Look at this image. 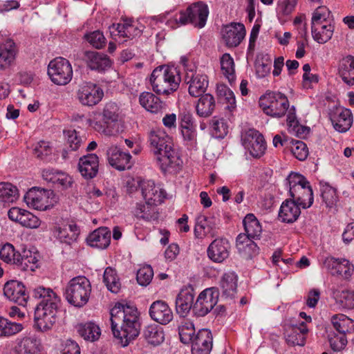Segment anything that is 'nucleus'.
Segmentation results:
<instances>
[{
	"mask_svg": "<svg viewBox=\"0 0 354 354\" xmlns=\"http://www.w3.org/2000/svg\"><path fill=\"white\" fill-rule=\"evenodd\" d=\"M86 242L93 248L105 249L111 243V231L106 227H99L89 234Z\"/></svg>",
	"mask_w": 354,
	"mask_h": 354,
	"instance_id": "32",
	"label": "nucleus"
},
{
	"mask_svg": "<svg viewBox=\"0 0 354 354\" xmlns=\"http://www.w3.org/2000/svg\"><path fill=\"white\" fill-rule=\"evenodd\" d=\"M143 198L153 203H160L165 198V191L159 185L155 184L154 180L145 178L142 182L141 191Z\"/></svg>",
	"mask_w": 354,
	"mask_h": 354,
	"instance_id": "34",
	"label": "nucleus"
},
{
	"mask_svg": "<svg viewBox=\"0 0 354 354\" xmlns=\"http://www.w3.org/2000/svg\"><path fill=\"white\" fill-rule=\"evenodd\" d=\"M84 58L87 66L91 70L103 71L111 66V61L108 55L102 53L86 51Z\"/></svg>",
	"mask_w": 354,
	"mask_h": 354,
	"instance_id": "30",
	"label": "nucleus"
},
{
	"mask_svg": "<svg viewBox=\"0 0 354 354\" xmlns=\"http://www.w3.org/2000/svg\"><path fill=\"white\" fill-rule=\"evenodd\" d=\"M243 224L246 232L245 234V236H248L250 239H258L260 237L262 227L259 221L253 214H248L243 221Z\"/></svg>",
	"mask_w": 354,
	"mask_h": 354,
	"instance_id": "42",
	"label": "nucleus"
},
{
	"mask_svg": "<svg viewBox=\"0 0 354 354\" xmlns=\"http://www.w3.org/2000/svg\"><path fill=\"white\" fill-rule=\"evenodd\" d=\"M210 131L214 138H223L228 133V124L223 118L213 117L210 121Z\"/></svg>",
	"mask_w": 354,
	"mask_h": 354,
	"instance_id": "48",
	"label": "nucleus"
},
{
	"mask_svg": "<svg viewBox=\"0 0 354 354\" xmlns=\"http://www.w3.org/2000/svg\"><path fill=\"white\" fill-rule=\"evenodd\" d=\"M321 196L326 206L328 208L333 207L337 201L336 189L329 184L321 183Z\"/></svg>",
	"mask_w": 354,
	"mask_h": 354,
	"instance_id": "54",
	"label": "nucleus"
},
{
	"mask_svg": "<svg viewBox=\"0 0 354 354\" xmlns=\"http://www.w3.org/2000/svg\"><path fill=\"white\" fill-rule=\"evenodd\" d=\"M195 291L192 286L183 287L176 299V309L182 317L186 316L191 310H193Z\"/></svg>",
	"mask_w": 354,
	"mask_h": 354,
	"instance_id": "22",
	"label": "nucleus"
},
{
	"mask_svg": "<svg viewBox=\"0 0 354 354\" xmlns=\"http://www.w3.org/2000/svg\"><path fill=\"white\" fill-rule=\"evenodd\" d=\"M77 330L82 337L90 342L98 339L101 334L100 327L93 322L80 324L77 326Z\"/></svg>",
	"mask_w": 354,
	"mask_h": 354,
	"instance_id": "44",
	"label": "nucleus"
},
{
	"mask_svg": "<svg viewBox=\"0 0 354 354\" xmlns=\"http://www.w3.org/2000/svg\"><path fill=\"white\" fill-rule=\"evenodd\" d=\"M334 129L341 133L347 131L351 127L353 116L351 111L343 107H335L329 113Z\"/></svg>",
	"mask_w": 354,
	"mask_h": 354,
	"instance_id": "18",
	"label": "nucleus"
},
{
	"mask_svg": "<svg viewBox=\"0 0 354 354\" xmlns=\"http://www.w3.org/2000/svg\"><path fill=\"white\" fill-rule=\"evenodd\" d=\"M333 296L336 302L342 308L346 309L354 308V291L351 290H334Z\"/></svg>",
	"mask_w": 354,
	"mask_h": 354,
	"instance_id": "51",
	"label": "nucleus"
},
{
	"mask_svg": "<svg viewBox=\"0 0 354 354\" xmlns=\"http://www.w3.org/2000/svg\"><path fill=\"white\" fill-rule=\"evenodd\" d=\"M157 160L164 175H176L183 168V160L174 149L157 156Z\"/></svg>",
	"mask_w": 354,
	"mask_h": 354,
	"instance_id": "16",
	"label": "nucleus"
},
{
	"mask_svg": "<svg viewBox=\"0 0 354 354\" xmlns=\"http://www.w3.org/2000/svg\"><path fill=\"white\" fill-rule=\"evenodd\" d=\"M213 345V337L210 330H199L192 342V354H209Z\"/></svg>",
	"mask_w": 354,
	"mask_h": 354,
	"instance_id": "25",
	"label": "nucleus"
},
{
	"mask_svg": "<svg viewBox=\"0 0 354 354\" xmlns=\"http://www.w3.org/2000/svg\"><path fill=\"white\" fill-rule=\"evenodd\" d=\"M84 37L86 41L95 48H102L105 46L106 38L103 33L99 30L86 34Z\"/></svg>",
	"mask_w": 354,
	"mask_h": 354,
	"instance_id": "61",
	"label": "nucleus"
},
{
	"mask_svg": "<svg viewBox=\"0 0 354 354\" xmlns=\"http://www.w3.org/2000/svg\"><path fill=\"white\" fill-rule=\"evenodd\" d=\"M76 95L82 105L91 107L101 102L104 97V91L95 84L84 82L79 86Z\"/></svg>",
	"mask_w": 354,
	"mask_h": 354,
	"instance_id": "12",
	"label": "nucleus"
},
{
	"mask_svg": "<svg viewBox=\"0 0 354 354\" xmlns=\"http://www.w3.org/2000/svg\"><path fill=\"white\" fill-rule=\"evenodd\" d=\"M271 65L272 60L270 58H258L255 62V69L257 75L260 78L266 77L270 73Z\"/></svg>",
	"mask_w": 354,
	"mask_h": 354,
	"instance_id": "58",
	"label": "nucleus"
},
{
	"mask_svg": "<svg viewBox=\"0 0 354 354\" xmlns=\"http://www.w3.org/2000/svg\"><path fill=\"white\" fill-rule=\"evenodd\" d=\"M153 277V270L151 266L145 265L137 272L136 279L138 283L143 286H147Z\"/></svg>",
	"mask_w": 354,
	"mask_h": 354,
	"instance_id": "59",
	"label": "nucleus"
},
{
	"mask_svg": "<svg viewBox=\"0 0 354 354\" xmlns=\"http://www.w3.org/2000/svg\"><path fill=\"white\" fill-rule=\"evenodd\" d=\"M23 329L21 324L11 322L0 317V336H11Z\"/></svg>",
	"mask_w": 354,
	"mask_h": 354,
	"instance_id": "56",
	"label": "nucleus"
},
{
	"mask_svg": "<svg viewBox=\"0 0 354 354\" xmlns=\"http://www.w3.org/2000/svg\"><path fill=\"white\" fill-rule=\"evenodd\" d=\"M338 72L344 83L354 85V57L347 55L343 57L339 62Z\"/></svg>",
	"mask_w": 354,
	"mask_h": 354,
	"instance_id": "39",
	"label": "nucleus"
},
{
	"mask_svg": "<svg viewBox=\"0 0 354 354\" xmlns=\"http://www.w3.org/2000/svg\"><path fill=\"white\" fill-rule=\"evenodd\" d=\"M133 215L139 219L147 222L157 221L159 212L156 207V203L147 201L145 203H138L133 210Z\"/></svg>",
	"mask_w": 354,
	"mask_h": 354,
	"instance_id": "35",
	"label": "nucleus"
},
{
	"mask_svg": "<svg viewBox=\"0 0 354 354\" xmlns=\"http://www.w3.org/2000/svg\"><path fill=\"white\" fill-rule=\"evenodd\" d=\"M149 142L155 154L162 156L166 151L173 148L172 139L162 131H151L149 135Z\"/></svg>",
	"mask_w": 354,
	"mask_h": 354,
	"instance_id": "21",
	"label": "nucleus"
},
{
	"mask_svg": "<svg viewBox=\"0 0 354 354\" xmlns=\"http://www.w3.org/2000/svg\"><path fill=\"white\" fill-rule=\"evenodd\" d=\"M216 93L220 102L227 105L226 109L232 111L235 108V96L230 88L224 84L218 85L216 87Z\"/></svg>",
	"mask_w": 354,
	"mask_h": 354,
	"instance_id": "46",
	"label": "nucleus"
},
{
	"mask_svg": "<svg viewBox=\"0 0 354 354\" xmlns=\"http://www.w3.org/2000/svg\"><path fill=\"white\" fill-rule=\"evenodd\" d=\"M3 295L10 301L22 306H26L29 298L25 286L17 280H11L5 283Z\"/></svg>",
	"mask_w": 354,
	"mask_h": 354,
	"instance_id": "15",
	"label": "nucleus"
},
{
	"mask_svg": "<svg viewBox=\"0 0 354 354\" xmlns=\"http://www.w3.org/2000/svg\"><path fill=\"white\" fill-rule=\"evenodd\" d=\"M110 314L113 336L120 339L122 346H127L140 333V322L137 308L129 304L118 303Z\"/></svg>",
	"mask_w": 354,
	"mask_h": 354,
	"instance_id": "1",
	"label": "nucleus"
},
{
	"mask_svg": "<svg viewBox=\"0 0 354 354\" xmlns=\"http://www.w3.org/2000/svg\"><path fill=\"white\" fill-rule=\"evenodd\" d=\"M300 205L292 199L285 200L279 209V218L283 223H292L296 221L300 214Z\"/></svg>",
	"mask_w": 354,
	"mask_h": 354,
	"instance_id": "31",
	"label": "nucleus"
},
{
	"mask_svg": "<svg viewBox=\"0 0 354 354\" xmlns=\"http://www.w3.org/2000/svg\"><path fill=\"white\" fill-rule=\"evenodd\" d=\"M17 187L10 183H0V199L5 203H13L19 198Z\"/></svg>",
	"mask_w": 354,
	"mask_h": 354,
	"instance_id": "49",
	"label": "nucleus"
},
{
	"mask_svg": "<svg viewBox=\"0 0 354 354\" xmlns=\"http://www.w3.org/2000/svg\"><path fill=\"white\" fill-rule=\"evenodd\" d=\"M149 315L155 322L166 325L173 319V312L168 304L162 300L153 301L149 308Z\"/></svg>",
	"mask_w": 354,
	"mask_h": 354,
	"instance_id": "27",
	"label": "nucleus"
},
{
	"mask_svg": "<svg viewBox=\"0 0 354 354\" xmlns=\"http://www.w3.org/2000/svg\"><path fill=\"white\" fill-rule=\"evenodd\" d=\"M19 224L27 228L35 229L39 227L41 221L32 213L24 209Z\"/></svg>",
	"mask_w": 354,
	"mask_h": 354,
	"instance_id": "60",
	"label": "nucleus"
},
{
	"mask_svg": "<svg viewBox=\"0 0 354 354\" xmlns=\"http://www.w3.org/2000/svg\"><path fill=\"white\" fill-rule=\"evenodd\" d=\"M308 328L305 322L299 325L286 324L283 326V335L286 344L290 346H304L306 344Z\"/></svg>",
	"mask_w": 354,
	"mask_h": 354,
	"instance_id": "14",
	"label": "nucleus"
},
{
	"mask_svg": "<svg viewBox=\"0 0 354 354\" xmlns=\"http://www.w3.org/2000/svg\"><path fill=\"white\" fill-rule=\"evenodd\" d=\"M19 254L20 253L15 252L14 246L9 243L3 245L0 249V259L8 263H18Z\"/></svg>",
	"mask_w": 354,
	"mask_h": 354,
	"instance_id": "55",
	"label": "nucleus"
},
{
	"mask_svg": "<svg viewBox=\"0 0 354 354\" xmlns=\"http://www.w3.org/2000/svg\"><path fill=\"white\" fill-rule=\"evenodd\" d=\"M131 156L120 151L118 147H111L108 151L109 163L118 170L123 171L131 167Z\"/></svg>",
	"mask_w": 354,
	"mask_h": 354,
	"instance_id": "28",
	"label": "nucleus"
},
{
	"mask_svg": "<svg viewBox=\"0 0 354 354\" xmlns=\"http://www.w3.org/2000/svg\"><path fill=\"white\" fill-rule=\"evenodd\" d=\"M32 297L40 299L35 310V325L41 331H47L57 322V314L61 304L60 297L50 288L42 286L32 290Z\"/></svg>",
	"mask_w": 354,
	"mask_h": 354,
	"instance_id": "2",
	"label": "nucleus"
},
{
	"mask_svg": "<svg viewBox=\"0 0 354 354\" xmlns=\"http://www.w3.org/2000/svg\"><path fill=\"white\" fill-rule=\"evenodd\" d=\"M220 285L223 296L230 299L234 298L236 293L237 276L233 272L225 273Z\"/></svg>",
	"mask_w": 354,
	"mask_h": 354,
	"instance_id": "40",
	"label": "nucleus"
},
{
	"mask_svg": "<svg viewBox=\"0 0 354 354\" xmlns=\"http://www.w3.org/2000/svg\"><path fill=\"white\" fill-rule=\"evenodd\" d=\"M140 104L147 111L152 113H158L164 109L165 104L151 92L145 91L140 94Z\"/></svg>",
	"mask_w": 354,
	"mask_h": 354,
	"instance_id": "36",
	"label": "nucleus"
},
{
	"mask_svg": "<svg viewBox=\"0 0 354 354\" xmlns=\"http://www.w3.org/2000/svg\"><path fill=\"white\" fill-rule=\"evenodd\" d=\"M329 11L325 7L318 8L312 17V35L319 44L327 42L332 37L334 28L326 20Z\"/></svg>",
	"mask_w": 354,
	"mask_h": 354,
	"instance_id": "7",
	"label": "nucleus"
},
{
	"mask_svg": "<svg viewBox=\"0 0 354 354\" xmlns=\"http://www.w3.org/2000/svg\"><path fill=\"white\" fill-rule=\"evenodd\" d=\"M264 113L273 118L284 116L289 108L288 97L281 92L267 91L259 100Z\"/></svg>",
	"mask_w": 354,
	"mask_h": 354,
	"instance_id": "5",
	"label": "nucleus"
},
{
	"mask_svg": "<svg viewBox=\"0 0 354 354\" xmlns=\"http://www.w3.org/2000/svg\"><path fill=\"white\" fill-rule=\"evenodd\" d=\"M91 293V283L84 276H78L71 279L65 290L67 301L78 308L83 307L88 303Z\"/></svg>",
	"mask_w": 354,
	"mask_h": 354,
	"instance_id": "4",
	"label": "nucleus"
},
{
	"mask_svg": "<svg viewBox=\"0 0 354 354\" xmlns=\"http://www.w3.org/2000/svg\"><path fill=\"white\" fill-rule=\"evenodd\" d=\"M241 142L250 154L256 158H261L266 150V142L261 133L254 129H250L241 134Z\"/></svg>",
	"mask_w": 354,
	"mask_h": 354,
	"instance_id": "11",
	"label": "nucleus"
},
{
	"mask_svg": "<svg viewBox=\"0 0 354 354\" xmlns=\"http://www.w3.org/2000/svg\"><path fill=\"white\" fill-rule=\"evenodd\" d=\"M73 68L70 62L62 57L51 60L48 66V75L57 85L65 86L73 78Z\"/></svg>",
	"mask_w": 354,
	"mask_h": 354,
	"instance_id": "8",
	"label": "nucleus"
},
{
	"mask_svg": "<svg viewBox=\"0 0 354 354\" xmlns=\"http://www.w3.org/2000/svg\"><path fill=\"white\" fill-rule=\"evenodd\" d=\"M245 234H240L236 239V247L240 255L245 259H251L259 253L257 245Z\"/></svg>",
	"mask_w": 354,
	"mask_h": 354,
	"instance_id": "33",
	"label": "nucleus"
},
{
	"mask_svg": "<svg viewBox=\"0 0 354 354\" xmlns=\"http://www.w3.org/2000/svg\"><path fill=\"white\" fill-rule=\"evenodd\" d=\"M35 156L40 159H44L51 154L52 148L49 143L45 141H40L37 144L34 150Z\"/></svg>",
	"mask_w": 354,
	"mask_h": 354,
	"instance_id": "63",
	"label": "nucleus"
},
{
	"mask_svg": "<svg viewBox=\"0 0 354 354\" xmlns=\"http://www.w3.org/2000/svg\"><path fill=\"white\" fill-rule=\"evenodd\" d=\"M217 221L216 218L214 216H207L203 214L198 215L196 217L194 227L195 237L203 239L207 235H210L212 237L214 236L218 225Z\"/></svg>",
	"mask_w": 354,
	"mask_h": 354,
	"instance_id": "24",
	"label": "nucleus"
},
{
	"mask_svg": "<svg viewBox=\"0 0 354 354\" xmlns=\"http://www.w3.org/2000/svg\"><path fill=\"white\" fill-rule=\"evenodd\" d=\"M208 15L209 9L207 4L203 1H198L176 14L175 21L178 25L191 24L196 28H202L206 24Z\"/></svg>",
	"mask_w": 354,
	"mask_h": 354,
	"instance_id": "6",
	"label": "nucleus"
},
{
	"mask_svg": "<svg viewBox=\"0 0 354 354\" xmlns=\"http://www.w3.org/2000/svg\"><path fill=\"white\" fill-rule=\"evenodd\" d=\"M221 67L223 75L230 81L234 79V63L228 53H225L221 59Z\"/></svg>",
	"mask_w": 354,
	"mask_h": 354,
	"instance_id": "57",
	"label": "nucleus"
},
{
	"mask_svg": "<svg viewBox=\"0 0 354 354\" xmlns=\"http://www.w3.org/2000/svg\"><path fill=\"white\" fill-rule=\"evenodd\" d=\"M143 336L146 341L153 346L160 345L165 339L164 331L158 325L147 326L143 331Z\"/></svg>",
	"mask_w": 354,
	"mask_h": 354,
	"instance_id": "45",
	"label": "nucleus"
},
{
	"mask_svg": "<svg viewBox=\"0 0 354 354\" xmlns=\"http://www.w3.org/2000/svg\"><path fill=\"white\" fill-rule=\"evenodd\" d=\"M245 28L243 24L232 23L222 29L223 39L228 47L238 46L245 36Z\"/></svg>",
	"mask_w": 354,
	"mask_h": 354,
	"instance_id": "19",
	"label": "nucleus"
},
{
	"mask_svg": "<svg viewBox=\"0 0 354 354\" xmlns=\"http://www.w3.org/2000/svg\"><path fill=\"white\" fill-rule=\"evenodd\" d=\"M78 167L83 177H95L99 167L97 156L91 153L83 156L79 160Z\"/></svg>",
	"mask_w": 354,
	"mask_h": 354,
	"instance_id": "37",
	"label": "nucleus"
},
{
	"mask_svg": "<svg viewBox=\"0 0 354 354\" xmlns=\"http://www.w3.org/2000/svg\"><path fill=\"white\" fill-rule=\"evenodd\" d=\"M145 180V178H127L124 185L125 192L129 194H131L139 189L142 191V182Z\"/></svg>",
	"mask_w": 354,
	"mask_h": 354,
	"instance_id": "64",
	"label": "nucleus"
},
{
	"mask_svg": "<svg viewBox=\"0 0 354 354\" xmlns=\"http://www.w3.org/2000/svg\"><path fill=\"white\" fill-rule=\"evenodd\" d=\"M290 194L304 209L310 207L313 203V192L310 183L306 178H301L290 188Z\"/></svg>",
	"mask_w": 354,
	"mask_h": 354,
	"instance_id": "13",
	"label": "nucleus"
},
{
	"mask_svg": "<svg viewBox=\"0 0 354 354\" xmlns=\"http://www.w3.org/2000/svg\"><path fill=\"white\" fill-rule=\"evenodd\" d=\"M149 81L155 93L169 95L178 90L181 78L176 68L162 65L153 71Z\"/></svg>",
	"mask_w": 354,
	"mask_h": 354,
	"instance_id": "3",
	"label": "nucleus"
},
{
	"mask_svg": "<svg viewBox=\"0 0 354 354\" xmlns=\"http://www.w3.org/2000/svg\"><path fill=\"white\" fill-rule=\"evenodd\" d=\"M292 153L296 158L304 160L308 155V149L306 145L300 140H296L292 147Z\"/></svg>",
	"mask_w": 354,
	"mask_h": 354,
	"instance_id": "62",
	"label": "nucleus"
},
{
	"mask_svg": "<svg viewBox=\"0 0 354 354\" xmlns=\"http://www.w3.org/2000/svg\"><path fill=\"white\" fill-rule=\"evenodd\" d=\"M331 323L334 328L340 334H346L354 331V322L345 315H334L331 317Z\"/></svg>",
	"mask_w": 354,
	"mask_h": 354,
	"instance_id": "43",
	"label": "nucleus"
},
{
	"mask_svg": "<svg viewBox=\"0 0 354 354\" xmlns=\"http://www.w3.org/2000/svg\"><path fill=\"white\" fill-rule=\"evenodd\" d=\"M185 82L189 84L188 91L190 95L197 97L205 93L208 86L207 77L204 75L196 74L191 68L186 72Z\"/></svg>",
	"mask_w": 354,
	"mask_h": 354,
	"instance_id": "26",
	"label": "nucleus"
},
{
	"mask_svg": "<svg viewBox=\"0 0 354 354\" xmlns=\"http://www.w3.org/2000/svg\"><path fill=\"white\" fill-rule=\"evenodd\" d=\"M216 108V102L214 96L206 93L200 96L196 106L197 114L203 118L209 117Z\"/></svg>",
	"mask_w": 354,
	"mask_h": 354,
	"instance_id": "41",
	"label": "nucleus"
},
{
	"mask_svg": "<svg viewBox=\"0 0 354 354\" xmlns=\"http://www.w3.org/2000/svg\"><path fill=\"white\" fill-rule=\"evenodd\" d=\"M18 48L15 41L8 39L0 44V68H8L15 60Z\"/></svg>",
	"mask_w": 354,
	"mask_h": 354,
	"instance_id": "29",
	"label": "nucleus"
},
{
	"mask_svg": "<svg viewBox=\"0 0 354 354\" xmlns=\"http://www.w3.org/2000/svg\"><path fill=\"white\" fill-rule=\"evenodd\" d=\"M17 351L19 354H39V344L32 337H24L19 342Z\"/></svg>",
	"mask_w": 354,
	"mask_h": 354,
	"instance_id": "50",
	"label": "nucleus"
},
{
	"mask_svg": "<svg viewBox=\"0 0 354 354\" xmlns=\"http://www.w3.org/2000/svg\"><path fill=\"white\" fill-rule=\"evenodd\" d=\"M119 108L115 102H109L106 103L102 112V121L93 122L92 125L93 128L100 133H107L109 127L118 121Z\"/></svg>",
	"mask_w": 354,
	"mask_h": 354,
	"instance_id": "17",
	"label": "nucleus"
},
{
	"mask_svg": "<svg viewBox=\"0 0 354 354\" xmlns=\"http://www.w3.org/2000/svg\"><path fill=\"white\" fill-rule=\"evenodd\" d=\"M219 292L217 288H210L203 290L194 304L193 314L196 317H204L216 305Z\"/></svg>",
	"mask_w": 354,
	"mask_h": 354,
	"instance_id": "10",
	"label": "nucleus"
},
{
	"mask_svg": "<svg viewBox=\"0 0 354 354\" xmlns=\"http://www.w3.org/2000/svg\"><path fill=\"white\" fill-rule=\"evenodd\" d=\"M178 333L181 342L185 344H192L196 335L194 324L188 320H184L178 326Z\"/></svg>",
	"mask_w": 354,
	"mask_h": 354,
	"instance_id": "52",
	"label": "nucleus"
},
{
	"mask_svg": "<svg viewBox=\"0 0 354 354\" xmlns=\"http://www.w3.org/2000/svg\"><path fill=\"white\" fill-rule=\"evenodd\" d=\"M230 244L226 239H216L208 246V258L214 263H223L230 255Z\"/></svg>",
	"mask_w": 354,
	"mask_h": 354,
	"instance_id": "23",
	"label": "nucleus"
},
{
	"mask_svg": "<svg viewBox=\"0 0 354 354\" xmlns=\"http://www.w3.org/2000/svg\"><path fill=\"white\" fill-rule=\"evenodd\" d=\"M19 263L16 264L24 270L34 271L37 267V257L30 250H24L22 254H19Z\"/></svg>",
	"mask_w": 354,
	"mask_h": 354,
	"instance_id": "53",
	"label": "nucleus"
},
{
	"mask_svg": "<svg viewBox=\"0 0 354 354\" xmlns=\"http://www.w3.org/2000/svg\"><path fill=\"white\" fill-rule=\"evenodd\" d=\"M51 189H39L32 187L24 196L26 205L34 209L45 211L53 207Z\"/></svg>",
	"mask_w": 354,
	"mask_h": 354,
	"instance_id": "9",
	"label": "nucleus"
},
{
	"mask_svg": "<svg viewBox=\"0 0 354 354\" xmlns=\"http://www.w3.org/2000/svg\"><path fill=\"white\" fill-rule=\"evenodd\" d=\"M103 281L107 289L113 293H118L121 288V283L115 270L111 267L105 269L103 275Z\"/></svg>",
	"mask_w": 354,
	"mask_h": 354,
	"instance_id": "47",
	"label": "nucleus"
},
{
	"mask_svg": "<svg viewBox=\"0 0 354 354\" xmlns=\"http://www.w3.org/2000/svg\"><path fill=\"white\" fill-rule=\"evenodd\" d=\"M53 235L60 242L71 245L77 241L79 230L76 225H66L63 227L55 226L53 230Z\"/></svg>",
	"mask_w": 354,
	"mask_h": 354,
	"instance_id": "38",
	"label": "nucleus"
},
{
	"mask_svg": "<svg viewBox=\"0 0 354 354\" xmlns=\"http://www.w3.org/2000/svg\"><path fill=\"white\" fill-rule=\"evenodd\" d=\"M324 267L332 275H341L345 278L351 277L354 270V266L346 259L328 257L324 261Z\"/></svg>",
	"mask_w": 354,
	"mask_h": 354,
	"instance_id": "20",
	"label": "nucleus"
}]
</instances>
